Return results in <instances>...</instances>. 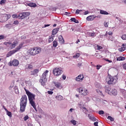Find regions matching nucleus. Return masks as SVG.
<instances>
[{"label": "nucleus", "instance_id": "obj_1", "mask_svg": "<svg viewBox=\"0 0 126 126\" xmlns=\"http://www.w3.org/2000/svg\"><path fill=\"white\" fill-rule=\"evenodd\" d=\"M24 90L28 95L29 103L31 106L33 107V109H34L36 112H38L39 114H43V110H42V109L39 108L38 110H37V108H36V104L35 103V94L31 93L29 92V91L27 90V89L25 88L24 89Z\"/></svg>", "mask_w": 126, "mask_h": 126}, {"label": "nucleus", "instance_id": "obj_2", "mask_svg": "<svg viewBox=\"0 0 126 126\" xmlns=\"http://www.w3.org/2000/svg\"><path fill=\"white\" fill-rule=\"evenodd\" d=\"M27 101L28 99L26 94L22 95L20 102V111L21 113L25 112V108L27 105Z\"/></svg>", "mask_w": 126, "mask_h": 126}, {"label": "nucleus", "instance_id": "obj_3", "mask_svg": "<svg viewBox=\"0 0 126 126\" xmlns=\"http://www.w3.org/2000/svg\"><path fill=\"white\" fill-rule=\"evenodd\" d=\"M42 51L41 48L39 47H35L33 48H31L28 50V53L31 56H36L38 54H40Z\"/></svg>", "mask_w": 126, "mask_h": 126}, {"label": "nucleus", "instance_id": "obj_4", "mask_svg": "<svg viewBox=\"0 0 126 126\" xmlns=\"http://www.w3.org/2000/svg\"><path fill=\"white\" fill-rule=\"evenodd\" d=\"M31 14L30 12H24L19 13L18 15L16 14H14L12 15V18H18L19 19H24L26 18L28 16H29Z\"/></svg>", "mask_w": 126, "mask_h": 126}, {"label": "nucleus", "instance_id": "obj_5", "mask_svg": "<svg viewBox=\"0 0 126 126\" xmlns=\"http://www.w3.org/2000/svg\"><path fill=\"white\" fill-rule=\"evenodd\" d=\"M24 45V43L22 42L18 46H17L15 49H14L13 50L10 51L6 55L7 58H8L9 57H11V56H12L13 54H15V53H17V52H19V51H20L21 49L23 47V45Z\"/></svg>", "mask_w": 126, "mask_h": 126}, {"label": "nucleus", "instance_id": "obj_6", "mask_svg": "<svg viewBox=\"0 0 126 126\" xmlns=\"http://www.w3.org/2000/svg\"><path fill=\"white\" fill-rule=\"evenodd\" d=\"M18 44V41L17 40H15L12 43L11 41H7L4 42L3 44L5 45L6 47L9 48L10 50H12V49H14L17 44Z\"/></svg>", "mask_w": 126, "mask_h": 126}, {"label": "nucleus", "instance_id": "obj_7", "mask_svg": "<svg viewBox=\"0 0 126 126\" xmlns=\"http://www.w3.org/2000/svg\"><path fill=\"white\" fill-rule=\"evenodd\" d=\"M106 80H107V83L109 85H115V84L118 82V78H117V76H110L109 77L106 79Z\"/></svg>", "mask_w": 126, "mask_h": 126}, {"label": "nucleus", "instance_id": "obj_8", "mask_svg": "<svg viewBox=\"0 0 126 126\" xmlns=\"http://www.w3.org/2000/svg\"><path fill=\"white\" fill-rule=\"evenodd\" d=\"M48 72H49V70H46L42 74L41 77V79L39 81L40 82H41L42 85H44V84H45V82H47V75H48Z\"/></svg>", "mask_w": 126, "mask_h": 126}, {"label": "nucleus", "instance_id": "obj_9", "mask_svg": "<svg viewBox=\"0 0 126 126\" xmlns=\"http://www.w3.org/2000/svg\"><path fill=\"white\" fill-rule=\"evenodd\" d=\"M53 73L55 76H59L63 73V70L60 68L56 67L53 70Z\"/></svg>", "mask_w": 126, "mask_h": 126}, {"label": "nucleus", "instance_id": "obj_10", "mask_svg": "<svg viewBox=\"0 0 126 126\" xmlns=\"http://www.w3.org/2000/svg\"><path fill=\"white\" fill-rule=\"evenodd\" d=\"M11 16L9 14H4L0 16V22H5L7 21L9 18H10Z\"/></svg>", "mask_w": 126, "mask_h": 126}, {"label": "nucleus", "instance_id": "obj_11", "mask_svg": "<svg viewBox=\"0 0 126 126\" xmlns=\"http://www.w3.org/2000/svg\"><path fill=\"white\" fill-rule=\"evenodd\" d=\"M78 91L82 96H86V95H88V91L84 88H79Z\"/></svg>", "mask_w": 126, "mask_h": 126}, {"label": "nucleus", "instance_id": "obj_12", "mask_svg": "<svg viewBox=\"0 0 126 126\" xmlns=\"http://www.w3.org/2000/svg\"><path fill=\"white\" fill-rule=\"evenodd\" d=\"M19 64V61H18L17 60H14L12 62H10L8 63V65L9 66H18V65Z\"/></svg>", "mask_w": 126, "mask_h": 126}, {"label": "nucleus", "instance_id": "obj_13", "mask_svg": "<svg viewBox=\"0 0 126 126\" xmlns=\"http://www.w3.org/2000/svg\"><path fill=\"white\" fill-rule=\"evenodd\" d=\"M53 83H54V86L56 88H58V89H62V88H63V85L60 82L54 81L53 82Z\"/></svg>", "mask_w": 126, "mask_h": 126}, {"label": "nucleus", "instance_id": "obj_14", "mask_svg": "<svg viewBox=\"0 0 126 126\" xmlns=\"http://www.w3.org/2000/svg\"><path fill=\"white\" fill-rule=\"evenodd\" d=\"M105 36H108L109 40L112 41L113 40V32L109 31V32H106Z\"/></svg>", "mask_w": 126, "mask_h": 126}, {"label": "nucleus", "instance_id": "obj_15", "mask_svg": "<svg viewBox=\"0 0 126 126\" xmlns=\"http://www.w3.org/2000/svg\"><path fill=\"white\" fill-rule=\"evenodd\" d=\"M104 89L106 93H108V94H109V95H111L112 94V93L111 92V90H112V88H111V87H110V86H105L104 87Z\"/></svg>", "mask_w": 126, "mask_h": 126}, {"label": "nucleus", "instance_id": "obj_16", "mask_svg": "<svg viewBox=\"0 0 126 126\" xmlns=\"http://www.w3.org/2000/svg\"><path fill=\"white\" fill-rule=\"evenodd\" d=\"M96 17H98V16H95L94 15H90L88 16L86 18L87 21H93Z\"/></svg>", "mask_w": 126, "mask_h": 126}, {"label": "nucleus", "instance_id": "obj_17", "mask_svg": "<svg viewBox=\"0 0 126 126\" xmlns=\"http://www.w3.org/2000/svg\"><path fill=\"white\" fill-rule=\"evenodd\" d=\"M78 107L81 110H83V112H84V113H87L88 110H87V109L85 107L83 106L82 105H81V104H78Z\"/></svg>", "mask_w": 126, "mask_h": 126}, {"label": "nucleus", "instance_id": "obj_18", "mask_svg": "<svg viewBox=\"0 0 126 126\" xmlns=\"http://www.w3.org/2000/svg\"><path fill=\"white\" fill-rule=\"evenodd\" d=\"M59 40V42L61 44H64V39H63V35H60L58 37Z\"/></svg>", "mask_w": 126, "mask_h": 126}, {"label": "nucleus", "instance_id": "obj_19", "mask_svg": "<svg viewBox=\"0 0 126 126\" xmlns=\"http://www.w3.org/2000/svg\"><path fill=\"white\" fill-rule=\"evenodd\" d=\"M84 78V76L83 75H79L77 77V81H82Z\"/></svg>", "mask_w": 126, "mask_h": 126}, {"label": "nucleus", "instance_id": "obj_20", "mask_svg": "<svg viewBox=\"0 0 126 126\" xmlns=\"http://www.w3.org/2000/svg\"><path fill=\"white\" fill-rule=\"evenodd\" d=\"M59 28H56L53 30L52 32V34L53 36H55L59 32Z\"/></svg>", "mask_w": 126, "mask_h": 126}, {"label": "nucleus", "instance_id": "obj_21", "mask_svg": "<svg viewBox=\"0 0 126 126\" xmlns=\"http://www.w3.org/2000/svg\"><path fill=\"white\" fill-rule=\"evenodd\" d=\"M54 38H55V35H50L48 37V43H52L54 41Z\"/></svg>", "mask_w": 126, "mask_h": 126}, {"label": "nucleus", "instance_id": "obj_22", "mask_svg": "<svg viewBox=\"0 0 126 126\" xmlns=\"http://www.w3.org/2000/svg\"><path fill=\"white\" fill-rule=\"evenodd\" d=\"M38 72H39V69H35L33 70V71H32L31 72V75H35L37 74V73H38Z\"/></svg>", "mask_w": 126, "mask_h": 126}, {"label": "nucleus", "instance_id": "obj_23", "mask_svg": "<svg viewBox=\"0 0 126 126\" xmlns=\"http://www.w3.org/2000/svg\"><path fill=\"white\" fill-rule=\"evenodd\" d=\"M28 5L31 7H36L37 6V4L35 3H29L28 4Z\"/></svg>", "mask_w": 126, "mask_h": 126}, {"label": "nucleus", "instance_id": "obj_24", "mask_svg": "<svg viewBox=\"0 0 126 126\" xmlns=\"http://www.w3.org/2000/svg\"><path fill=\"white\" fill-rule=\"evenodd\" d=\"M111 94L116 96L118 95V91H117V90L116 89H113L111 91Z\"/></svg>", "mask_w": 126, "mask_h": 126}, {"label": "nucleus", "instance_id": "obj_25", "mask_svg": "<svg viewBox=\"0 0 126 126\" xmlns=\"http://www.w3.org/2000/svg\"><path fill=\"white\" fill-rule=\"evenodd\" d=\"M26 67L28 69H32V68H33V65L31 64H28L26 65Z\"/></svg>", "mask_w": 126, "mask_h": 126}, {"label": "nucleus", "instance_id": "obj_26", "mask_svg": "<svg viewBox=\"0 0 126 126\" xmlns=\"http://www.w3.org/2000/svg\"><path fill=\"white\" fill-rule=\"evenodd\" d=\"M100 14H104L105 15H107L108 14H109V13H108V12L103 10H100Z\"/></svg>", "mask_w": 126, "mask_h": 126}, {"label": "nucleus", "instance_id": "obj_27", "mask_svg": "<svg viewBox=\"0 0 126 126\" xmlns=\"http://www.w3.org/2000/svg\"><path fill=\"white\" fill-rule=\"evenodd\" d=\"M125 60H126V58L123 57L122 56H120L117 58V61H125Z\"/></svg>", "mask_w": 126, "mask_h": 126}, {"label": "nucleus", "instance_id": "obj_28", "mask_svg": "<svg viewBox=\"0 0 126 126\" xmlns=\"http://www.w3.org/2000/svg\"><path fill=\"white\" fill-rule=\"evenodd\" d=\"M71 21L74 22L75 23H79L78 20H76L75 18H72L70 19Z\"/></svg>", "mask_w": 126, "mask_h": 126}, {"label": "nucleus", "instance_id": "obj_29", "mask_svg": "<svg viewBox=\"0 0 126 126\" xmlns=\"http://www.w3.org/2000/svg\"><path fill=\"white\" fill-rule=\"evenodd\" d=\"M53 46L54 48H57V46H58V41L57 40H54L53 41Z\"/></svg>", "mask_w": 126, "mask_h": 126}, {"label": "nucleus", "instance_id": "obj_30", "mask_svg": "<svg viewBox=\"0 0 126 126\" xmlns=\"http://www.w3.org/2000/svg\"><path fill=\"white\" fill-rule=\"evenodd\" d=\"M80 57V53H76L75 55L73 56V58L74 59H78Z\"/></svg>", "mask_w": 126, "mask_h": 126}, {"label": "nucleus", "instance_id": "obj_31", "mask_svg": "<svg viewBox=\"0 0 126 126\" xmlns=\"http://www.w3.org/2000/svg\"><path fill=\"white\" fill-rule=\"evenodd\" d=\"M56 99H57L59 101H62V100H63V96H62V95H57L56 96Z\"/></svg>", "mask_w": 126, "mask_h": 126}, {"label": "nucleus", "instance_id": "obj_32", "mask_svg": "<svg viewBox=\"0 0 126 126\" xmlns=\"http://www.w3.org/2000/svg\"><path fill=\"white\" fill-rule=\"evenodd\" d=\"M108 120H110L111 122H114L115 121V119L114 118L112 117V116H108L107 118Z\"/></svg>", "mask_w": 126, "mask_h": 126}, {"label": "nucleus", "instance_id": "obj_33", "mask_svg": "<svg viewBox=\"0 0 126 126\" xmlns=\"http://www.w3.org/2000/svg\"><path fill=\"white\" fill-rule=\"evenodd\" d=\"M96 49H97V50L99 51V50H102L103 49V47L101 46H99V45H96Z\"/></svg>", "mask_w": 126, "mask_h": 126}, {"label": "nucleus", "instance_id": "obj_34", "mask_svg": "<svg viewBox=\"0 0 126 126\" xmlns=\"http://www.w3.org/2000/svg\"><path fill=\"white\" fill-rule=\"evenodd\" d=\"M14 90L16 94H19V91H18V89L14 88Z\"/></svg>", "mask_w": 126, "mask_h": 126}, {"label": "nucleus", "instance_id": "obj_35", "mask_svg": "<svg viewBox=\"0 0 126 126\" xmlns=\"http://www.w3.org/2000/svg\"><path fill=\"white\" fill-rule=\"evenodd\" d=\"M7 113V116H8V117H9L10 118H11V117H12V115L11 114V113L9 111H8V110L7 111H6Z\"/></svg>", "mask_w": 126, "mask_h": 126}, {"label": "nucleus", "instance_id": "obj_36", "mask_svg": "<svg viewBox=\"0 0 126 126\" xmlns=\"http://www.w3.org/2000/svg\"><path fill=\"white\" fill-rule=\"evenodd\" d=\"M6 2V0H1L0 1V4L2 5V4H4Z\"/></svg>", "mask_w": 126, "mask_h": 126}, {"label": "nucleus", "instance_id": "obj_37", "mask_svg": "<svg viewBox=\"0 0 126 126\" xmlns=\"http://www.w3.org/2000/svg\"><path fill=\"white\" fill-rule=\"evenodd\" d=\"M119 52H124V51H125V49L124 47H122L121 48H119Z\"/></svg>", "mask_w": 126, "mask_h": 126}, {"label": "nucleus", "instance_id": "obj_38", "mask_svg": "<svg viewBox=\"0 0 126 126\" xmlns=\"http://www.w3.org/2000/svg\"><path fill=\"white\" fill-rule=\"evenodd\" d=\"M96 58H97V59H102V58H103V57H102L101 56V55H100L99 54H97L96 55Z\"/></svg>", "mask_w": 126, "mask_h": 126}, {"label": "nucleus", "instance_id": "obj_39", "mask_svg": "<svg viewBox=\"0 0 126 126\" xmlns=\"http://www.w3.org/2000/svg\"><path fill=\"white\" fill-rule=\"evenodd\" d=\"M104 26H105V27L108 28L109 27V22H105L104 23Z\"/></svg>", "mask_w": 126, "mask_h": 126}, {"label": "nucleus", "instance_id": "obj_40", "mask_svg": "<svg viewBox=\"0 0 126 126\" xmlns=\"http://www.w3.org/2000/svg\"><path fill=\"white\" fill-rule=\"evenodd\" d=\"M13 24H14L15 25H18V24H19V22L17 20L14 21Z\"/></svg>", "mask_w": 126, "mask_h": 126}, {"label": "nucleus", "instance_id": "obj_41", "mask_svg": "<svg viewBox=\"0 0 126 126\" xmlns=\"http://www.w3.org/2000/svg\"><path fill=\"white\" fill-rule=\"evenodd\" d=\"M121 38L123 40H126V34H123Z\"/></svg>", "mask_w": 126, "mask_h": 126}, {"label": "nucleus", "instance_id": "obj_42", "mask_svg": "<svg viewBox=\"0 0 126 126\" xmlns=\"http://www.w3.org/2000/svg\"><path fill=\"white\" fill-rule=\"evenodd\" d=\"M71 123L74 125V126L76 125V121L75 120H71Z\"/></svg>", "mask_w": 126, "mask_h": 126}, {"label": "nucleus", "instance_id": "obj_43", "mask_svg": "<svg viewBox=\"0 0 126 126\" xmlns=\"http://www.w3.org/2000/svg\"><path fill=\"white\" fill-rule=\"evenodd\" d=\"M96 69L99 70V69H100V67H102V65H96Z\"/></svg>", "mask_w": 126, "mask_h": 126}, {"label": "nucleus", "instance_id": "obj_44", "mask_svg": "<svg viewBox=\"0 0 126 126\" xmlns=\"http://www.w3.org/2000/svg\"><path fill=\"white\" fill-rule=\"evenodd\" d=\"M99 115H104V111L100 110L98 112Z\"/></svg>", "mask_w": 126, "mask_h": 126}, {"label": "nucleus", "instance_id": "obj_45", "mask_svg": "<svg viewBox=\"0 0 126 126\" xmlns=\"http://www.w3.org/2000/svg\"><path fill=\"white\" fill-rule=\"evenodd\" d=\"M80 11H82V10L77 9L75 12L76 14H79Z\"/></svg>", "mask_w": 126, "mask_h": 126}, {"label": "nucleus", "instance_id": "obj_46", "mask_svg": "<svg viewBox=\"0 0 126 126\" xmlns=\"http://www.w3.org/2000/svg\"><path fill=\"white\" fill-rule=\"evenodd\" d=\"M5 38L4 35H0V40H2V39Z\"/></svg>", "mask_w": 126, "mask_h": 126}, {"label": "nucleus", "instance_id": "obj_47", "mask_svg": "<svg viewBox=\"0 0 126 126\" xmlns=\"http://www.w3.org/2000/svg\"><path fill=\"white\" fill-rule=\"evenodd\" d=\"M29 119V117H28V116H26L24 118V121H27V120H28Z\"/></svg>", "mask_w": 126, "mask_h": 126}, {"label": "nucleus", "instance_id": "obj_48", "mask_svg": "<svg viewBox=\"0 0 126 126\" xmlns=\"http://www.w3.org/2000/svg\"><path fill=\"white\" fill-rule=\"evenodd\" d=\"M47 93L48 94H49L50 95H53V93H54V92H52V91H48L47 92Z\"/></svg>", "mask_w": 126, "mask_h": 126}, {"label": "nucleus", "instance_id": "obj_49", "mask_svg": "<svg viewBox=\"0 0 126 126\" xmlns=\"http://www.w3.org/2000/svg\"><path fill=\"white\" fill-rule=\"evenodd\" d=\"M105 61H106V62H108V63H113V61L109 60V59H104Z\"/></svg>", "mask_w": 126, "mask_h": 126}, {"label": "nucleus", "instance_id": "obj_50", "mask_svg": "<svg viewBox=\"0 0 126 126\" xmlns=\"http://www.w3.org/2000/svg\"><path fill=\"white\" fill-rule=\"evenodd\" d=\"M62 78H63V80H65V79L66 78V76L64 75H63Z\"/></svg>", "mask_w": 126, "mask_h": 126}, {"label": "nucleus", "instance_id": "obj_51", "mask_svg": "<svg viewBox=\"0 0 126 126\" xmlns=\"http://www.w3.org/2000/svg\"><path fill=\"white\" fill-rule=\"evenodd\" d=\"M122 47H123L124 48V49L126 50V44H122Z\"/></svg>", "mask_w": 126, "mask_h": 126}, {"label": "nucleus", "instance_id": "obj_52", "mask_svg": "<svg viewBox=\"0 0 126 126\" xmlns=\"http://www.w3.org/2000/svg\"><path fill=\"white\" fill-rule=\"evenodd\" d=\"M91 36L92 37H94L95 36V33L94 32H93L91 34Z\"/></svg>", "mask_w": 126, "mask_h": 126}, {"label": "nucleus", "instance_id": "obj_53", "mask_svg": "<svg viewBox=\"0 0 126 126\" xmlns=\"http://www.w3.org/2000/svg\"><path fill=\"white\" fill-rule=\"evenodd\" d=\"M94 126H98V122H94Z\"/></svg>", "mask_w": 126, "mask_h": 126}, {"label": "nucleus", "instance_id": "obj_54", "mask_svg": "<svg viewBox=\"0 0 126 126\" xmlns=\"http://www.w3.org/2000/svg\"><path fill=\"white\" fill-rule=\"evenodd\" d=\"M123 68H124V69H126V63H125V64H124L123 65Z\"/></svg>", "mask_w": 126, "mask_h": 126}, {"label": "nucleus", "instance_id": "obj_55", "mask_svg": "<svg viewBox=\"0 0 126 126\" xmlns=\"http://www.w3.org/2000/svg\"><path fill=\"white\" fill-rule=\"evenodd\" d=\"M88 13H89V12L88 11H86L84 12V15H86L88 14Z\"/></svg>", "mask_w": 126, "mask_h": 126}, {"label": "nucleus", "instance_id": "obj_56", "mask_svg": "<svg viewBox=\"0 0 126 126\" xmlns=\"http://www.w3.org/2000/svg\"><path fill=\"white\" fill-rule=\"evenodd\" d=\"M3 109L5 110V111H6V112H7L8 110H7V109L5 108V107H4V106H3Z\"/></svg>", "mask_w": 126, "mask_h": 126}, {"label": "nucleus", "instance_id": "obj_57", "mask_svg": "<svg viewBox=\"0 0 126 126\" xmlns=\"http://www.w3.org/2000/svg\"><path fill=\"white\" fill-rule=\"evenodd\" d=\"M3 109L5 110V111H6V112H7L8 110H7V109L5 108V107H4V106H3Z\"/></svg>", "mask_w": 126, "mask_h": 126}, {"label": "nucleus", "instance_id": "obj_58", "mask_svg": "<svg viewBox=\"0 0 126 126\" xmlns=\"http://www.w3.org/2000/svg\"><path fill=\"white\" fill-rule=\"evenodd\" d=\"M3 109L5 110V111H6V112H7L8 110H7V109L5 108V107H4V106H3Z\"/></svg>", "mask_w": 126, "mask_h": 126}, {"label": "nucleus", "instance_id": "obj_59", "mask_svg": "<svg viewBox=\"0 0 126 126\" xmlns=\"http://www.w3.org/2000/svg\"><path fill=\"white\" fill-rule=\"evenodd\" d=\"M79 42H80V40H79V39H78L76 42V44H78V43H79Z\"/></svg>", "mask_w": 126, "mask_h": 126}, {"label": "nucleus", "instance_id": "obj_60", "mask_svg": "<svg viewBox=\"0 0 126 126\" xmlns=\"http://www.w3.org/2000/svg\"><path fill=\"white\" fill-rule=\"evenodd\" d=\"M51 25H45L44 27H49Z\"/></svg>", "mask_w": 126, "mask_h": 126}, {"label": "nucleus", "instance_id": "obj_61", "mask_svg": "<svg viewBox=\"0 0 126 126\" xmlns=\"http://www.w3.org/2000/svg\"><path fill=\"white\" fill-rule=\"evenodd\" d=\"M73 110V109L72 108H70L69 110L70 112H72Z\"/></svg>", "mask_w": 126, "mask_h": 126}, {"label": "nucleus", "instance_id": "obj_62", "mask_svg": "<svg viewBox=\"0 0 126 126\" xmlns=\"http://www.w3.org/2000/svg\"><path fill=\"white\" fill-rule=\"evenodd\" d=\"M11 88H12V86H10L9 87V89L10 90L11 89Z\"/></svg>", "mask_w": 126, "mask_h": 126}, {"label": "nucleus", "instance_id": "obj_63", "mask_svg": "<svg viewBox=\"0 0 126 126\" xmlns=\"http://www.w3.org/2000/svg\"><path fill=\"white\" fill-rule=\"evenodd\" d=\"M75 96L76 97H77V98H78L79 97V95L78 94H76Z\"/></svg>", "mask_w": 126, "mask_h": 126}, {"label": "nucleus", "instance_id": "obj_64", "mask_svg": "<svg viewBox=\"0 0 126 126\" xmlns=\"http://www.w3.org/2000/svg\"><path fill=\"white\" fill-rule=\"evenodd\" d=\"M56 26H57V24L53 25V27H56Z\"/></svg>", "mask_w": 126, "mask_h": 126}]
</instances>
